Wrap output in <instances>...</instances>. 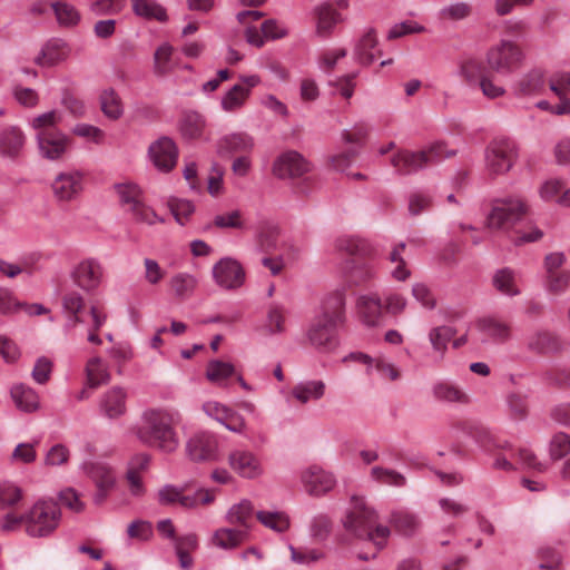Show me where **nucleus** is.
<instances>
[{"label": "nucleus", "instance_id": "f257e3e1", "mask_svg": "<svg viewBox=\"0 0 570 570\" xmlns=\"http://www.w3.org/2000/svg\"><path fill=\"white\" fill-rule=\"evenodd\" d=\"M345 320L344 291L337 289L327 294L307 327L308 342L320 351L334 350L338 344L337 330Z\"/></svg>", "mask_w": 570, "mask_h": 570}, {"label": "nucleus", "instance_id": "f03ea898", "mask_svg": "<svg viewBox=\"0 0 570 570\" xmlns=\"http://www.w3.org/2000/svg\"><path fill=\"white\" fill-rule=\"evenodd\" d=\"M181 416L177 410L153 407L142 412L136 428V436L144 444L154 446L165 453H173L179 446L177 426Z\"/></svg>", "mask_w": 570, "mask_h": 570}, {"label": "nucleus", "instance_id": "7ed1b4c3", "mask_svg": "<svg viewBox=\"0 0 570 570\" xmlns=\"http://www.w3.org/2000/svg\"><path fill=\"white\" fill-rule=\"evenodd\" d=\"M377 513L367 505L363 498H353L351 508L342 519V525L345 533L354 539L371 542L375 547L372 554L358 553L360 560L367 561L374 559L376 553L386 547L391 535V529L386 525L377 524Z\"/></svg>", "mask_w": 570, "mask_h": 570}, {"label": "nucleus", "instance_id": "20e7f679", "mask_svg": "<svg viewBox=\"0 0 570 570\" xmlns=\"http://www.w3.org/2000/svg\"><path fill=\"white\" fill-rule=\"evenodd\" d=\"M62 312L66 321L62 326L63 334L67 338L76 341L86 334L87 341L94 345H101L102 340L98 335L100 328L107 321V314L96 305L89 308L90 323L86 332L81 328L83 323L81 312L85 307V298L77 291L66 293L61 298Z\"/></svg>", "mask_w": 570, "mask_h": 570}, {"label": "nucleus", "instance_id": "39448f33", "mask_svg": "<svg viewBox=\"0 0 570 570\" xmlns=\"http://www.w3.org/2000/svg\"><path fill=\"white\" fill-rule=\"evenodd\" d=\"M60 112L49 110L29 120V126L36 131V141L39 154L48 160H58L65 156L70 147V138L60 129Z\"/></svg>", "mask_w": 570, "mask_h": 570}, {"label": "nucleus", "instance_id": "423d86ee", "mask_svg": "<svg viewBox=\"0 0 570 570\" xmlns=\"http://www.w3.org/2000/svg\"><path fill=\"white\" fill-rule=\"evenodd\" d=\"M61 512L52 500H38L26 513V533L31 538L50 535L60 522Z\"/></svg>", "mask_w": 570, "mask_h": 570}, {"label": "nucleus", "instance_id": "0eeeda50", "mask_svg": "<svg viewBox=\"0 0 570 570\" xmlns=\"http://www.w3.org/2000/svg\"><path fill=\"white\" fill-rule=\"evenodd\" d=\"M528 213V205L519 196H509L495 199L487 216V226L490 229L509 230Z\"/></svg>", "mask_w": 570, "mask_h": 570}, {"label": "nucleus", "instance_id": "6e6552de", "mask_svg": "<svg viewBox=\"0 0 570 570\" xmlns=\"http://www.w3.org/2000/svg\"><path fill=\"white\" fill-rule=\"evenodd\" d=\"M453 155L442 142H435L420 151L402 150L393 159V167L402 174H411Z\"/></svg>", "mask_w": 570, "mask_h": 570}, {"label": "nucleus", "instance_id": "1a4fd4ad", "mask_svg": "<svg viewBox=\"0 0 570 570\" xmlns=\"http://www.w3.org/2000/svg\"><path fill=\"white\" fill-rule=\"evenodd\" d=\"M485 58L491 70L499 75H509L521 66L523 52L517 43L501 40L488 50Z\"/></svg>", "mask_w": 570, "mask_h": 570}, {"label": "nucleus", "instance_id": "9d476101", "mask_svg": "<svg viewBox=\"0 0 570 570\" xmlns=\"http://www.w3.org/2000/svg\"><path fill=\"white\" fill-rule=\"evenodd\" d=\"M518 156V146L514 141L509 139L494 140L485 151L487 168L495 175L505 174L513 167Z\"/></svg>", "mask_w": 570, "mask_h": 570}, {"label": "nucleus", "instance_id": "9b49d317", "mask_svg": "<svg viewBox=\"0 0 570 570\" xmlns=\"http://www.w3.org/2000/svg\"><path fill=\"white\" fill-rule=\"evenodd\" d=\"M104 275L102 264L94 257L79 261L70 272L72 282L86 293L97 291L104 281Z\"/></svg>", "mask_w": 570, "mask_h": 570}, {"label": "nucleus", "instance_id": "f8f14e48", "mask_svg": "<svg viewBox=\"0 0 570 570\" xmlns=\"http://www.w3.org/2000/svg\"><path fill=\"white\" fill-rule=\"evenodd\" d=\"M212 277L218 287L234 291L244 285L246 273L237 259L226 256L213 265Z\"/></svg>", "mask_w": 570, "mask_h": 570}, {"label": "nucleus", "instance_id": "ddd939ff", "mask_svg": "<svg viewBox=\"0 0 570 570\" xmlns=\"http://www.w3.org/2000/svg\"><path fill=\"white\" fill-rule=\"evenodd\" d=\"M227 461L229 468L243 479L255 480L265 472L262 459L248 449L230 451Z\"/></svg>", "mask_w": 570, "mask_h": 570}, {"label": "nucleus", "instance_id": "4468645a", "mask_svg": "<svg viewBox=\"0 0 570 570\" xmlns=\"http://www.w3.org/2000/svg\"><path fill=\"white\" fill-rule=\"evenodd\" d=\"M148 158L158 170L168 173L177 164L178 148L171 138L160 137L150 144Z\"/></svg>", "mask_w": 570, "mask_h": 570}, {"label": "nucleus", "instance_id": "2eb2a0df", "mask_svg": "<svg viewBox=\"0 0 570 570\" xmlns=\"http://www.w3.org/2000/svg\"><path fill=\"white\" fill-rule=\"evenodd\" d=\"M301 481L304 490L315 497L330 492L336 484L334 475L317 465H311L303 470Z\"/></svg>", "mask_w": 570, "mask_h": 570}, {"label": "nucleus", "instance_id": "dca6fc26", "mask_svg": "<svg viewBox=\"0 0 570 570\" xmlns=\"http://www.w3.org/2000/svg\"><path fill=\"white\" fill-rule=\"evenodd\" d=\"M85 473L95 482L97 487V493L94 497V501L100 504L107 493L114 488L116 475L114 470L101 462H87L83 464Z\"/></svg>", "mask_w": 570, "mask_h": 570}, {"label": "nucleus", "instance_id": "f3484780", "mask_svg": "<svg viewBox=\"0 0 570 570\" xmlns=\"http://www.w3.org/2000/svg\"><path fill=\"white\" fill-rule=\"evenodd\" d=\"M217 440L214 435L206 432L194 434L186 443L187 455L196 462L215 461L217 459Z\"/></svg>", "mask_w": 570, "mask_h": 570}, {"label": "nucleus", "instance_id": "a211bd4d", "mask_svg": "<svg viewBox=\"0 0 570 570\" xmlns=\"http://www.w3.org/2000/svg\"><path fill=\"white\" fill-rule=\"evenodd\" d=\"M355 313L358 321L367 326L379 325L383 315L382 299L377 293L361 294L356 297Z\"/></svg>", "mask_w": 570, "mask_h": 570}, {"label": "nucleus", "instance_id": "6ab92c4d", "mask_svg": "<svg viewBox=\"0 0 570 570\" xmlns=\"http://www.w3.org/2000/svg\"><path fill=\"white\" fill-rule=\"evenodd\" d=\"M83 189V174L79 170L60 173L52 183L55 196L62 202L77 198Z\"/></svg>", "mask_w": 570, "mask_h": 570}, {"label": "nucleus", "instance_id": "aec40b11", "mask_svg": "<svg viewBox=\"0 0 570 570\" xmlns=\"http://www.w3.org/2000/svg\"><path fill=\"white\" fill-rule=\"evenodd\" d=\"M311 169L309 163L296 151H286L278 156L273 165V173L278 178L299 177Z\"/></svg>", "mask_w": 570, "mask_h": 570}, {"label": "nucleus", "instance_id": "412c9836", "mask_svg": "<svg viewBox=\"0 0 570 570\" xmlns=\"http://www.w3.org/2000/svg\"><path fill=\"white\" fill-rule=\"evenodd\" d=\"M255 146L254 138L244 131L230 132L220 137L216 144L219 156H232L234 154H249Z\"/></svg>", "mask_w": 570, "mask_h": 570}, {"label": "nucleus", "instance_id": "4be33fe9", "mask_svg": "<svg viewBox=\"0 0 570 570\" xmlns=\"http://www.w3.org/2000/svg\"><path fill=\"white\" fill-rule=\"evenodd\" d=\"M529 350L540 354H558L566 348L560 335L550 331H537L528 337Z\"/></svg>", "mask_w": 570, "mask_h": 570}, {"label": "nucleus", "instance_id": "5701e85b", "mask_svg": "<svg viewBox=\"0 0 570 570\" xmlns=\"http://www.w3.org/2000/svg\"><path fill=\"white\" fill-rule=\"evenodd\" d=\"M316 33L320 37H330L335 27L344 21L341 12L333 3L324 2L315 7Z\"/></svg>", "mask_w": 570, "mask_h": 570}, {"label": "nucleus", "instance_id": "b1692460", "mask_svg": "<svg viewBox=\"0 0 570 570\" xmlns=\"http://www.w3.org/2000/svg\"><path fill=\"white\" fill-rule=\"evenodd\" d=\"M127 393L122 387L114 386L106 391L99 400V411L109 419H116L126 412Z\"/></svg>", "mask_w": 570, "mask_h": 570}, {"label": "nucleus", "instance_id": "393cba45", "mask_svg": "<svg viewBox=\"0 0 570 570\" xmlns=\"http://www.w3.org/2000/svg\"><path fill=\"white\" fill-rule=\"evenodd\" d=\"M255 514L253 503L244 499L228 509L225 520L238 530H247V535H249Z\"/></svg>", "mask_w": 570, "mask_h": 570}, {"label": "nucleus", "instance_id": "a878e982", "mask_svg": "<svg viewBox=\"0 0 570 570\" xmlns=\"http://www.w3.org/2000/svg\"><path fill=\"white\" fill-rule=\"evenodd\" d=\"M380 50L374 29H367L354 46V59L361 65H371L375 61Z\"/></svg>", "mask_w": 570, "mask_h": 570}, {"label": "nucleus", "instance_id": "bb28decb", "mask_svg": "<svg viewBox=\"0 0 570 570\" xmlns=\"http://www.w3.org/2000/svg\"><path fill=\"white\" fill-rule=\"evenodd\" d=\"M247 539V530H238L235 527H222L214 531L210 537V543L222 550H233Z\"/></svg>", "mask_w": 570, "mask_h": 570}, {"label": "nucleus", "instance_id": "cd10ccee", "mask_svg": "<svg viewBox=\"0 0 570 570\" xmlns=\"http://www.w3.org/2000/svg\"><path fill=\"white\" fill-rule=\"evenodd\" d=\"M326 392V384L322 380H309L297 383L292 389V396L301 404L316 402Z\"/></svg>", "mask_w": 570, "mask_h": 570}, {"label": "nucleus", "instance_id": "c85d7f7f", "mask_svg": "<svg viewBox=\"0 0 570 570\" xmlns=\"http://www.w3.org/2000/svg\"><path fill=\"white\" fill-rule=\"evenodd\" d=\"M475 326L484 338L497 343H503L508 341L511 335L510 326L507 323L493 317L480 318Z\"/></svg>", "mask_w": 570, "mask_h": 570}, {"label": "nucleus", "instance_id": "c756f323", "mask_svg": "<svg viewBox=\"0 0 570 570\" xmlns=\"http://www.w3.org/2000/svg\"><path fill=\"white\" fill-rule=\"evenodd\" d=\"M389 522L391 527L403 537L414 535L421 525L419 518L407 510H394L391 512Z\"/></svg>", "mask_w": 570, "mask_h": 570}, {"label": "nucleus", "instance_id": "7c9ffc66", "mask_svg": "<svg viewBox=\"0 0 570 570\" xmlns=\"http://www.w3.org/2000/svg\"><path fill=\"white\" fill-rule=\"evenodd\" d=\"M67 57L66 45L60 40L47 42L35 57L33 62L42 68L53 67Z\"/></svg>", "mask_w": 570, "mask_h": 570}, {"label": "nucleus", "instance_id": "2f4dec72", "mask_svg": "<svg viewBox=\"0 0 570 570\" xmlns=\"http://www.w3.org/2000/svg\"><path fill=\"white\" fill-rule=\"evenodd\" d=\"M458 76L469 87H476L487 73L483 62L476 58H462L458 63Z\"/></svg>", "mask_w": 570, "mask_h": 570}, {"label": "nucleus", "instance_id": "473e14b6", "mask_svg": "<svg viewBox=\"0 0 570 570\" xmlns=\"http://www.w3.org/2000/svg\"><path fill=\"white\" fill-rule=\"evenodd\" d=\"M26 142L23 131L17 126L4 128L0 132V153L9 157H16Z\"/></svg>", "mask_w": 570, "mask_h": 570}, {"label": "nucleus", "instance_id": "72a5a7b5", "mask_svg": "<svg viewBox=\"0 0 570 570\" xmlns=\"http://www.w3.org/2000/svg\"><path fill=\"white\" fill-rule=\"evenodd\" d=\"M335 248L347 255L368 257L373 254V247L363 238L353 235H343L335 239Z\"/></svg>", "mask_w": 570, "mask_h": 570}, {"label": "nucleus", "instance_id": "f704fd0d", "mask_svg": "<svg viewBox=\"0 0 570 570\" xmlns=\"http://www.w3.org/2000/svg\"><path fill=\"white\" fill-rule=\"evenodd\" d=\"M87 386L97 389L110 381V373L106 362L100 356H91L85 366Z\"/></svg>", "mask_w": 570, "mask_h": 570}, {"label": "nucleus", "instance_id": "c9c22d12", "mask_svg": "<svg viewBox=\"0 0 570 570\" xmlns=\"http://www.w3.org/2000/svg\"><path fill=\"white\" fill-rule=\"evenodd\" d=\"M433 396L445 403H469L468 394L456 384L449 381H439L432 386Z\"/></svg>", "mask_w": 570, "mask_h": 570}, {"label": "nucleus", "instance_id": "e433bc0d", "mask_svg": "<svg viewBox=\"0 0 570 570\" xmlns=\"http://www.w3.org/2000/svg\"><path fill=\"white\" fill-rule=\"evenodd\" d=\"M10 394L20 411L33 412L39 409V396L31 387L21 383L16 384L11 387Z\"/></svg>", "mask_w": 570, "mask_h": 570}, {"label": "nucleus", "instance_id": "4c0bfd02", "mask_svg": "<svg viewBox=\"0 0 570 570\" xmlns=\"http://www.w3.org/2000/svg\"><path fill=\"white\" fill-rule=\"evenodd\" d=\"M455 332L450 326H436L430 330L428 337L432 346L435 361H441L448 350V344Z\"/></svg>", "mask_w": 570, "mask_h": 570}, {"label": "nucleus", "instance_id": "58836bf2", "mask_svg": "<svg viewBox=\"0 0 570 570\" xmlns=\"http://www.w3.org/2000/svg\"><path fill=\"white\" fill-rule=\"evenodd\" d=\"M169 285L177 298L187 299L195 293L198 279L193 274L181 272L170 278Z\"/></svg>", "mask_w": 570, "mask_h": 570}, {"label": "nucleus", "instance_id": "ea45409f", "mask_svg": "<svg viewBox=\"0 0 570 570\" xmlns=\"http://www.w3.org/2000/svg\"><path fill=\"white\" fill-rule=\"evenodd\" d=\"M100 109L110 120H118L124 115V105L119 95L111 88L104 89L99 96Z\"/></svg>", "mask_w": 570, "mask_h": 570}, {"label": "nucleus", "instance_id": "a19ab883", "mask_svg": "<svg viewBox=\"0 0 570 570\" xmlns=\"http://www.w3.org/2000/svg\"><path fill=\"white\" fill-rule=\"evenodd\" d=\"M132 11L136 16L164 22L167 20L166 9L155 0H131Z\"/></svg>", "mask_w": 570, "mask_h": 570}, {"label": "nucleus", "instance_id": "79ce46f5", "mask_svg": "<svg viewBox=\"0 0 570 570\" xmlns=\"http://www.w3.org/2000/svg\"><path fill=\"white\" fill-rule=\"evenodd\" d=\"M376 274L377 272L373 263H357L350 268L347 279L351 285L362 286L373 281Z\"/></svg>", "mask_w": 570, "mask_h": 570}, {"label": "nucleus", "instance_id": "37998d69", "mask_svg": "<svg viewBox=\"0 0 570 570\" xmlns=\"http://www.w3.org/2000/svg\"><path fill=\"white\" fill-rule=\"evenodd\" d=\"M215 500V492L208 489H197L195 491L184 489L180 498V507L184 509H195L202 504H210Z\"/></svg>", "mask_w": 570, "mask_h": 570}, {"label": "nucleus", "instance_id": "c03bdc74", "mask_svg": "<svg viewBox=\"0 0 570 570\" xmlns=\"http://www.w3.org/2000/svg\"><path fill=\"white\" fill-rule=\"evenodd\" d=\"M370 476L373 481L384 485L401 488L406 484V478L402 473L379 465L371 469Z\"/></svg>", "mask_w": 570, "mask_h": 570}, {"label": "nucleus", "instance_id": "a18cd8bd", "mask_svg": "<svg viewBox=\"0 0 570 570\" xmlns=\"http://www.w3.org/2000/svg\"><path fill=\"white\" fill-rule=\"evenodd\" d=\"M257 520L266 528L275 532H285L289 528V518L281 511H258Z\"/></svg>", "mask_w": 570, "mask_h": 570}, {"label": "nucleus", "instance_id": "49530a36", "mask_svg": "<svg viewBox=\"0 0 570 570\" xmlns=\"http://www.w3.org/2000/svg\"><path fill=\"white\" fill-rule=\"evenodd\" d=\"M205 128V119L198 112H187L180 121L181 135L187 139L199 138Z\"/></svg>", "mask_w": 570, "mask_h": 570}, {"label": "nucleus", "instance_id": "de8ad7c7", "mask_svg": "<svg viewBox=\"0 0 570 570\" xmlns=\"http://www.w3.org/2000/svg\"><path fill=\"white\" fill-rule=\"evenodd\" d=\"M247 89L243 90L239 86H233L220 99V107L226 112H236L240 110L247 99Z\"/></svg>", "mask_w": 570, "mask_h": 570}, {"label": "nucleus", "instance_id": "09e8293b", "mask_svg": "<svg viewBox=\"0 0 570 570\" xmlns=\"http://www.w3.org/2000/svg\"><path fill=\"white\" fill-rule=\"evenodd\" d=\"M544 89V78L541 71L533 70L525 75L518 83V92L523 96L539 95Z\"/></svg>", "mask_w": 570, "mask_h": 570}, {"label": "nucleus", "instance_id": "8fccbe9b", "mask_svg": "<svg viewBox=\"0 0 570 570\" xmlns=\"http://www.w3.org/2000/svg\"><path fill=\"white\" fill-rule=\"evenodd\" d=\"M495 288L502 294L514 296L520 293L514 272L510 268H502L498 271L493 277Z\"/></svg>", "mask_w": 570, "mask_h": 570}, {"label": "nucleus", "instance_id": "3c124183", "mask_svg": "<svg viewBox=\"0 0 570 570\" xmlns=\"http://www.w3.org/2000/svg\"><path fill=\"white\" fill-rule=\"evenodd\" d=\"M51 8L60 26L73 27L80 21L79 11L70 3L55 2L51 3Z\"/></svg>", "mask_w": 570, "mask_h": 570}, {"label": "nucleus", "instance_id": "603ef678", "mask_svg": "<svg viewBox=\"0 0 570 570\" xmlns=\"http://www.w3.org/2000/svg\"><path fill=\"white\" fill-rule=\"evenodd\" d=\"M235 373V367L232 363L218 360L210 361L207 365L206 376L215 384H223L228 377Z\"/></svg>", "mask_w": 570, "mask_h": 570}, {"label": "nucleus", "instance_id": "864d4df0", "mask_svg": "<svg viewBox=\"0 0 570 570\" xmlns=\"http://www.w3.org/2000/svg\"><path fill=\"white\" fill-rule=\"evenodd\" d=\"M115 189L118 194L120 202L124 205L128 206V210L134 207L136 204L142 200V190L141 188L131 181H125L117 184Z\"/></svg>", "mask_w": 570, "mask_h": 570}, {"label": "nucleus", "instance_id": "5fc2aeb1", "mask_svg": "<svg viewBox=\"0 0 570 570\" xmlns=\"http://www.w3.org/2000/svg\"><path fill=\"white\" fill-rule=\"evenodd\" d=\"M285 330V312L279 305H272L267 312L266 323L263 331L266 335H274Z\"/></svg>", "mask_w": 570, "mask_h": 570}, {"label": "nucleus", "instance_id": "6e6d98bb", "mask_svg": "<svg viewBox=\"0 0 570 570\" xmlns=\"http://www.w3.org/2000/svg\"><path fill=\"white\" fill-rule=\"evenodd\" d=\"M372 371H376L382 380L391 382L401 377L400 368L384 355L374 356Z\"/></svg>", "mask_w": 570, "mask_h": 570}, {"label": "nucleus", "instance_id": "4d7b16f0", "mask_svg": "<svg viewBox=\"0 0 570 570\" xmlns=\"http://www.w3.org/2000/svg\"><path fill=\"white\" fill-rule=\"evenodd\" d=\"M570 287V271L564 269L546 276L544 288L551 295H561Z\"/></svg>", "mask_w": 570, "mask_h": 570}, {"label": "nucleus", "instance_id": "13d9d810", "mask_svg": "<svg viewBox=\"0 0 570 570\" xmlns=\"http://www.w3.org/2000/svg\"><path fill=\"white\" fill-rule=\"evenodd\" d=\"M174 48L169 43L159 46L154 55L155 72L165 76L173 70L171 56Z\"/></svg>", "mask_w": 570, "mask_h": 570}, {"label": "nucleus", "instance_id": "bf43d9fd", "mask_svg": "<svg viewBox=\"0 0 570 570\" xmlns=\"http://www.w3.org/2000/svg\"><path fill=\"white\" fill-rule=\"evenodd\" d=\"M347 50L345 48H332L323 51L318 59V68L324 72H331L337 65V62L345 58Z\"/></svg>", "mask_w": 570, "mask_h": 570}, {"label": "nucleus", "instance_id": "052dcab7", "mask_svg": "<svg viewBox=\"0 0 570 570\" xmlns=\"http://www.w3.org/2000/svg\"><path fill=\"white\" fill-rule=\"evenodd\" d=\"M472 12L471 6L466 2H455L443 7L439 17L443 20L458 21L468 18Z\"/></svg>", "mask_w": 570, "mask_h": 570}, {"label": "nucleus", "instance_id": "680f3d73", "mask_svg": "<svg viewBox=\"0 0 570 570\" xmlns=\"http://www.w3.org/2000/svg\"><path fill=\"white\" fill-rule=\"evenodd\" d=\"M11 92L14 100L24 108H35L40 101L39 94L32 88L14 85Z\"/></svg>", "mask_w": 570, "mask_h": 570}, {"label": "nucleus", "instance_id": "e2e57ef3", "mask_svg": "<svg viewBox=\"0 0 570 570\" xmlns=\"http://www.w3.org/2000/svg\"><path fill=\"white\" fill-rule=\"evenodd\" d=\"M129 212L137 223L155 225L164 222V219L159 217L151 207L147 206L144 200L131 207Z\"/></svg>", "mask_w": 570, "mask_h": 570}, {"label": "nucleus", "instance_id": "0e129e2a", "mask_svg": "<svg viewBox=\"0 0 570 570\" xmlns=\"http://www.w3.org/2000/svg\"><path fill=\"white\" fill-rule=\"evenodd\" d=\"M213 224L222 229H242L244 227L243 214L238 209L222 213L214 217Z\"/></svg>", "mask_w": 570, "mask_h": 570}, {"label": "nucleus", "instance_id": "69168bd1", "mask_svg": "<svg viewBox=\"0 0 570 570\" xmlns=\"http://www.w3.org/2000/svg\"><path fill=\"white\" fill-rule=\"evenodd\" d=\"M412 296L421 304L423 308L434 309L436 307V298L432 289L424 283H414L412 285Z\"/></svg>", "mask_w": 570, "mask_h": 570}, {"label": "nucleus", "instance_id": "338daca9", "mask_svg": "<svg viewBox=\"0 0 570 570\" xmlns=\"http://www.w3.org/2000/svg\"><path fill=\"white\" fill-rule=\"evenodd\" d=\"M549 87L559 99L570 95V72L557 71L552 73L549 78Z\"/></svg>", "mask_w": 570, "mask_h": 570}, {"label": "nucleus", "instance_id": "774afa93", "mask_svg": "<svg viewBox=\"0 0 570 570\" xmlns=\"http://www.w3.org/2000/svg\"><path fill=\"white\" fill-rule=\"evenodd\" d=\"M168 206L178 224L185 225L188 217L194 213L195 206L191 202L179 198H171Z\"/></svg>", "mask_w": 570, "mask_h": 570}]
</instances>
